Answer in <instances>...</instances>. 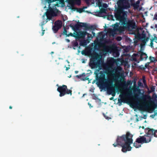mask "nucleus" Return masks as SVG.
Wrapping results in <instances>:
<instances>
[{"instance_id": "1", "label": "nucleus", "mask_w": 157, "mask_h": 157, "mask_svg": "<svg viewBox=\"0 0 157 157\" xmlns=\"http://www.w3.org/2000/svg\"><path fill=\"white\" fill-rule=\"evenodd\" d=\"M133 135L129 132H127L126 134L121 136H118L115 143L113 144L114 147L118 145L122 147L121 151L126 152L131 150L132 147L130 145L133 143Z\"/></svg>"}, {"instance_id": "2", "label": "nucleus", "mask_w": 157, "mask_h": 157, "mask_svg": "<svg viewBox=\"0 0 157 157\" xmlns=\"http://www.w3.org/2000/svg\"><path fill=\"white\" fill-rule=\"evenodd\" d=\"M103 63V61L101 59L96 60L95 58H93L90 60L89 64L91 69H93L98 68V69L95 70L94 72L96 77L99 75L100 71L102 69Z\"/></svg>"}, {"instance_id": "3", "label": "nucleus", "mask_w": 157, "mask_h": 157, "mask_svg": "<svg viewBox=\"0 0 157 157\" xmlns=\"http://www.w3.org/2000/svg\"><path fill=\"white\" fill-rule=\"evenodd\" d=\"M114 17L117 21H119L121 24L126 19L127 16L126 12L118 8L114 10Z\"/></svg>"}, {"instance_id": "4", "label": "nucleus", "mask_w": 157, "mask_h": 157, "mask_svg": "<svg viewBox=\"0 0 157 157\" xmlns=\"http://www.w3.org/2000/svg\"><path fill=\"white\" fill-rule=\"evenodd\" d=\"M109 82H104L102 87H99L102 90L106 88L107 93L109 95L111 94L113 96H114L116 94L115 86L113 84V81L110 80Z\"/></svg>"}, {"instance_id": "5", "label": "nucleus", "mask_w": 157, "mask_h": 157, "mask_svg": "<svg viewBox=\"0 0 157 157\" xmlns=\"http://www.w3.org/2000/svg\"><path fill=\"white\" fill-rule=\"evenodd\" d=\"M100 74L99 76L98 75L96 77V79L97 81V84L99 87H101L103 86L104 82H109L110 79H107L105 78V75L103 71H101L99 73Z\"/></svg>"}, {"instance_id": "6", "label": "nucleus", "mask_w": 157, "mask_h": 157, "mask_svg": "<svg viewBox=\"0 0 157 157\" xmlns=\"http://www.w3.org/2000/svg\"><path fill=\"white\" fill-rule=\"evenodd\" d=\"M57 91L59 93V96L60 97H62L66 94H70L72 95V90L68 89L66 85H63L62 86H59L58 87Z\"/></svg>"}, {"instance_id": "7", "label": "nucleus", "mask_w": 157, "mask_h": 157, "mask_svg": "<svg viewBox=\"0 0 157 157\" xmlns=\"http://www.w3.org/2000/svg\"><path fill=\"white\" fill-rule=\"evenodd\" d=\"M122 25H125V29L128 31H132L136 28V25L135 22L126 19L121 24Z\"/></svg>"}, {"instance_id": "8", "label": "nucleus", "mask_w": 157, "mask_h": 157, "mask_svg": "<svg viewBox=\"0 0 157 157\" xmlns=\"http://www.w3.org/2000/svg\"><path fill=\"white\" fill-rule=\"evenodd\" d=\"M60 13L61 12L56 7L53 8L50 7L49 8L48 13L46 14L47 18L50 20L52 19V16H56Z\"/></svg>"}, {"instance_id": "9", "label": "nucleus", "mask_w": 157, "mask_h": 157, "mask_svg": "<svg viewBox=\"0 0 157 157\" xmlns=\"http://www.w3.org/2000/svg\"><path fill=\"white\" fill-rule=\"evenodd\" d=\"M118 7L124 10L125 9H127L130 7V5L128 0H120L117 2Z\"/></svg>"}, {"instance_id": "10", "label": "nucleus", "mask_w": 157, "mask_h": 157, "mask_svg": "<svg viewBox=\"0 0 157 157\" xmlns=\"http://www.w3.org/2000/svg\"><path fill=\"white\" fill-rule=\"evenodd\" d=\"M151 141V138L149 136H140L137 138L136 142L138 144H143L149 143Z\"/></svg>"}, {"instance_id": "11", "label": "nucleus", "mask_w": 157, "mask_h": 157, "mask_svg": "<svg viewBox=\"0 0 157 157\" xmlns=\"http://www.w3.org/2000/svg\"><path fill=\"white\" fill-rule=\"evenodd\" d=\"M146 133L151 137V136H154L155 137H157L156 134V132H157V130H155L153 129L150 128H147L145 129Z\"/></svg>"}, {"instance_id": "12", "label": "nucleus", "mask_w": 157, "mask_h": 157, "mask_svg": "<svg viewBox=\"0 0 157 157\" xmlns=\"http://www.w3.org/2000/svg\"><path fill=\"white\" fill-rule=\"evenodd\" d=\"M74 33L76 35V39H78L84 38L86 35L88 36V37H89V35H90L89 33H87L86 31H80L79 33Z\"/></svg>"}, {"instance_id": "13", "label": "nucleus", "mask_w": 157, "mask_h": 157, "mask_svg": "<svg viewBox=\"0 0 157 157\" xmlns=\"http://www.w3.org/2000/svg\"><path fill=\"white\" fill-rule=\"evenodd\" d=\"M103 66L104 67V71H103L105 75L106 74L108 76L110 75L112 71L110 70L109 67L104 63L103 64Z\"/></svg>"}, {"instance_id": "14", "label": "nucleus", "mask_w": 157, "mask_h": 157, "mask_svg": "<svg viewBox=\"0 0 157 157\" xmlns=\"http://www.w3.org/2000/svg\"><path fill=\"white\" fill-rule=\"evenodd\" d=\"M70 26L72 28L74 31L75 32L76 31L78 30L79 28H82V22H78L74 25L71 24L70 25Z\"/></svg>"}, {"instance_id": "15", "label": "nucleus", "mask_w": 157, "mask_h": 157, "mask_svg": "<svg viewBox=\"0 0 157 157\" xmlns=\"http://www.w3.org/2000/svg\"><path fill=\"white\" fill-rule=\"evenodd\" d=\"M149 107V105L147 103L144 102L142 105L140 106L139 109L143 111H146L148 110Z\"/></svg>"}, {"instance_id": "16", "label": "nucleus", "mask_w": 157, "mask_h": 157, "mask_svg": "<svg viewBox=\"0 0 157 157\" xmlns=\"http://www.w3.org/2000/svg\"><path fill=\"white\" fill-rule=\"evenodd\" d=\"M139 38L141 40L142 42L144 44H145L146 42L150 38V37L149 36V37H146L145 35L144 34H143L142 36H139Z\"/></svg>"}, {"instance_id": "17", "label": "nucleus", "mask_w": 157, "mask_h": 157, "mask_svg": "<svg viewBox=\"0 0 157 157\" xmlns=\"http://www.w3.org/2000/svg\"><path fill=\"white\" fill-rule=\"evenodd\" d=\"M68 3L70 5H74L75 4L80 5V0H68Z\"/></svg>"}, {"instance_id": "18", "label": "nucleus", "mask_w": 157, "mask_h": 157, "mask_svg": "<svg viewBox=\"0 0 157 157\" xmlns=\"http://www.w3.org/2000/svg\"><path fill=\"white\" fill-rule=\"evenodd\" d=\"M147 57L148 56L145 53L143 52H141L140 59L141 60H146Z\"/></svg>"}, {"instance_id": "19", "label": "nucleus", "mask_w": 157, "mask_h": 157, "mask_svg": "<svg viewBox=\"0 0 157 157\" xmlns=\"http://www.w3.org/2000/svg\"><path fill=\"white\" fill-rule=\"evenodd\" d=\"M62 21L60 20H58L56 21L54 25L58 26L59 28H61L62 26Z\"/></svg>"}, {"instance_id": "20", "label": "nucleus", "mask_w": 157, "mask_h": 157, "mask_svg": "<svg viewBox=\"0 0 157 157\" xmlns=\"http://www.w3.org/2000/svg\"><path fill=\"white\" fill-rule=\"evenodd\" d=\"M85 28V30H87L89 29V26L85 23H82V27Z\"/></svg>"}, {"instance_id": "21", "label": "nucleus", "mask_w": 157, "mask_h": 157, "mask_svg": "<svg viewBox=\"0 0 157 157\" xmlns=\"http://www.w3.org/2000/svg\"><path fill=\"white\" fill-rule=\"evenodd\" d=\"M129 95H130L128 94H120L119 95V97L121 99H124L125 98V97L129 96Z\"/></svg>"}, {"instance_id": "22", "label": "nucleus", "mask_w": 157, "mask_h": 157, "mask_svg": "<svg viewBox=\"0 0 157 157\" xmlns=\"http://www.w3.org/2000/svg\"><path fill=\"white\" fill-rule=\"evenodd\" d=\"M60 29V28H59L58 26H57L55 25H53L52 27V29L54 31L55 33H57L59 29Z\"/></svg>"}, {"instance_id": "23", "label": "nucleus", "mask_w": 157, "mask_h": 157, "mask_svg": "<svg viewBox=\"0 0 157 157\" xmlns=\"http://www.w3.org/2000/svg\"><path fill=\"white\" fill-rule=\"evenodd\" d=\"M64 0H47V1L49 4L55 2L56 1H59V2L62 3L63 2Z\"/></svg>"}, {"instance_id": "24", "label": "nucleus", "mask_w": 157, "mask_h": 157, "mask_svg": "<svg viewBox=\"0 0 157 157\" xmlns=\"http://www.w3.org/2000/svg\"><path fill=\"white\" fill-rule=\"evenodd\" d=\"M107 19L109 20L114 21L115 19H114L113 16L112 14H109L107 16Z\"/></svg>"}, {"instance_id": "25", "label": "nucleus", "mask_w": 157, "mask_h": 157, "mask_svg": "<svg viewBox=\"0 0 157 157\" xmlns=\"http://www.w3.org/2000/svg\"><path fill=\"white\" fill-rule=\"evenodd\" d=\"M124 26H125L123 25V26H120L119 27V28H118L117 30L120 32H122L124 31V29H126Z\"/></svg>"}, {"instance_id": "26", "label": "nucleus", "mask_w": 157, "mask_h": 157, "mask_svg": "<svg viewBox=\"0 0 157 157\" xmlns=\"http://www.w3.org/2000/svg\"><path fill=\"white\" fill-rule=\"evenodd\" d=\"M133 146L136 148H139L141 147V145L138 144V143L136 141L133 143Z\"/></svg>"}, {"instance_id": "27", "label": "nucleus", "mask_w": 157, "mask_h": 157, "mask_svg": "<svg viewBox=\"0 0 157 157\" xmlns=\"http://www.w3.org/2000/svg\"><path fill=\"white\" fill-rule=\"evenodd\" d=\"M149 59L150 60L151 62H154V61H157V59H156L154 57L152 56H150Z\"/></svg>"}, {"instance_id": "28", "label": "nucleus", "mask_w": 157, "mask_h": 157, "mask_svg": "<svg viewBox=\"0 0 157 157\" xmlns=\"http://www.w3.org/2000/svg\"><path fill=\"white\" fill-rule=\"evenodd\" d=\"M84 11V10H83V9H82V8H77V12H79V13H81L82 12Z\"/></svg>"}, {"instance_id": "29", "label": "nucleus", "mask_w": 157, "mask_h": 157, "mask_svg": "<svg viewBox=\"0 0 157 157\" xmlns=\"http://www.w3.org/2000/svg\"><path fill=\"white\" fill-rule=\"evenodd\" d=\"M74 5H71V9L73 11H75V10L77 11V8L75 7Z\"/></svg>"}, {"instance_id": "30", "label": "nucleus", "mask_w": 157, "mask_h": 157, "mask_svg": "<svg viewBox=\"0 0 157 157\" xmlns=\"http://www.w3.org/2000/svg\"><path fill=\"white\" fill-rule=\"evenodd\" d=\"M73 36L74 37H75V38H76V35H75V34H73L72 33H70L69 34H67V36Z\"/></svg>"}, {"instance_id": "31", "label": "nucleus", "mask_w": 157, "mask_h": 157, "mask_svg": "<svg viewBox=\"0 0 157 157\" xmlns=\"http://www.w3.org/2000/svg\"><path fill=\"white\" fill-rule=\"evenodd\" d=\"M155 103L154 105V106L155 108H156L157 107V100L156 99V98H157V95L155 94Z\"/></svg>"}, {"instance_id": "32", "label": "nucleus", "mask_w": 157, "mask_h": 157, "mask_svg": "<svg viewBox=\"0 0 157 157\" xmlns=\"http://www.w3.org/2000/svg\"><path fill=\"white\" fill-rule=\"evenodd\" d=\"M105 12H106V10H105V9L104 8H101L100 10V11L99 12V13H105Z\"/></svg>"}, {"instance_id": "33", "label": "nucleus", "mask_w": 157, "mask_h": 157, "mask_svg": "<svg viewBox=\"0 0 157 157\" xmlns=\"http://www.w3.org/2000/svg\"><path fill=\"white\" fill-rule=\"evenodd\" d=\"M95 27L94 25H92L89 26V29L94 30L95 29Z\"/></svg>"}, {"instance_id": "34", "label": "nucleus", "mask_w": 157, "mask_h": 157, "mask_svg": "<svg viewBox=\"0 0 157 157\" xmlns=\"http://www.w3.org/2000/svg\"><path fill=\"white\" fill-rule=\"evenodd\" d=\"M82 80V81H86V80H89V78H88L87 77H84L83 78H82L81 79Z\"/></svg>"}, {"instance_id": "35", "label": "nucleus", "mask_w": 157, "mask_h": 157, "mask_svg": "<svg viewBox=\"0 0 157 157\" xmlns=\"http://www.w3.org/2000/svg\"><path fill=\"white\" fill-rule=\"evenodd\" d=\"M151 43H150V46H151V47H152L153 43V42L154 41L155 39L154 38H151Z\"/></svg>"}, {"instance_id": "36", "label": "nucleus", "mask_w": 157, "mask_h": 157, "mask_svg": "<svg viewBox=\"0 0 157 157\" xmlns=\"http://www.w3.org/2000/svg\"><path fill=\"white\" fill-rule=\"evenodd\" d=\"M73 45L74 47H78V42L77 41L73 43Z\"/></svg>"}, {"instance_id": "37", "label": "nucleus", "mask_w": 157, "mask_h": 157, "mask_svg": "<svg viewBox=\"0 0 157 157\" xmlns=\"http://www.w3.org/2000/svg\"><path fill=\"white\" fill-rule=\"evenodd\" d=\"M114 26L115 28H116L118 29V28H119V27L120 26H119V23H116L114 25Z\"/></svg>"}, {"instance_id": "38", "label": "nucleus", "mask_w": 157, "mask_h": 157, "mask_svg": "<svg viewBox=\"0 0 157 157\" xmlns=\"http://www.w3.org/2000/svg\"><path fill=\"white\" fill-rule=\"evenodd\" d=\"M132 6L134 7V8H137L138 7L139 5L135 3L134 4L132 5Z\"/></svg>"}, {"instance_id": "39", "label": "nucleus", "mask_w": 157, "mask_h": 157, "mask_svg": "<svg viewBox=\"0 0 157 157\" xmlns=\"http://www.w3.org/2000/svg\"><path fill=\"white\" fill-rule=\"evenodd\" d=\"M67 30L65 28L64 30V31L63 32V34L66 35L67 36Z\"/></svg>"}, {"instance_id": "40", "label": "nucleus", "mask_w": 157, "mask_h": 157, "mask_svg": "<svg viewBox=\"0 0 157 157\" xmlns=\"http://www.w3.org/2000/svg\"><path fill=\"white\" fill-rule=\"evenodd\" d=\"M93 36H92V35L90 34V35H89V37H88V36H87V38L88 40H90L91 39H92L93 38Z\"/></svg>"}, {"instance_id": "41", "label": "nucleus", "mask_w": 157, "mask_h": 157, "mask_svg": "<svg viewBox=\"0 0 157 157\" xmlns=\"http://www.w3.org/2000/svg\"><path fill=\"white\" fill-rule=\"evenodd\" d=\"M130 2L131 5L132 6L135 3V1L134 0H130Z\"/></svg>"}, {"instance_id": "42", "label": "nucleus", "mask_w": 157, "mask_h": 157, "mask_svg": "<svg viewBox=\"0 0 157 157\" xmlns=\"http://www.w3.org/2000/svg\"><path fill=\"white\" fill-rule=\"evenodd\" d=\"M76 77H77L78 78H80L81 79L82 77V76L81 75H77Z\"/></svg>"}, {"instance_id": "43", "label": "nucleus", "mask_w": 157, "mask_h": 157, "mask_svg": "<svg viewBox=\"0 0 157 157\" xmlns=\"http://www.w3.org/2000/svg\"><path fill=\"white\" fill-rule=\"evenodd\" d=\"M155 88L153 87H152L151 89V91L153 92L154 91Z\"/></svg>"}, {"instance_id": "44", "label": "nucleus", "mask_w": 157, "mask_h": 157, "mask_svg": "<svg viewBox=\"0 0 157 157\" xmlns=\"http://www.w3.org/2000/svg\"><path fill=\"white\" fill-rule=\"evenodd\" d=\"M82 77H85L86 76V74L85 73H83L81 75Z\"/></svg>"}, {"instance_id": "45", "label": "nucleus", "mask_w": 157, "mask_h": 157, "mask_svg": "<svg viewBox=\"0 0 157 157\" xmlns=\"http://www.w3.org/2000/svg\"><path fill=\"white\" fill-rule=\"evenodd\" d=\"M42 33L41 35L43 36L45 30H43V29H42Z\"/></svg>"}, {"instance_id": "46", "label": "nucleus", "mask_w": 157, "mask_h": 157, "mask_svg": "<svg viewBox=\"0 0 157 157\" xmlns=\"http://www.w3.org/2000/svg\"><path fill=\"white\" fill-rule=\"evenodd\" d=\"M117 39L118 40H120L121 39V37L119 36L117 38Z\"/></svg>"}, {"instance_id": "47", "label": "nucleus", "mask_w": 157, "mask_h": 157, "mask_svg": "<svg viewBox=\"0 0 157 157\" xmlns=\"http://www.w3.org/2000/svg\"><path fill=\"white\" fill-rule=\"evenodd\" d=\"M154 18H155V19L157 20V13H156L155 15Z\"/></svg>"}, {"instance_id": "48", "label": "nucleus", "mask_w": 157, "mask_h": 157, "mask_svg": "<svg viewBox=\"0 0 157 157\" xmlns=\"http://www.w3.org/2000/svg\"><path fill=\"white\" fill-rule=\"evenodd\" d=\"M92 34L93 35V36H94L95 35V33L93 32H92Z\"/></svg>"}, {"instance_id": "49", "label": "nucleus", "mask_w": 157, "mask_h": 157, "mask_svg": "<svg viewBox=\"0 0 157 157\" xmlns=\"http://www.w3.org/2000/svg\"><path fill=\"white\" fill-rule=\"evenodd\" d=\"M88 105L89 106V107H90V108L92 107V106L91 105V104L90 103H88Z\"/></svg>"}, {"instance_id": "50", "label": "nucleus", "mask_w": 157, "mask_h": 157, "mask_svg": "<svg viewBox=\"0 0 157 157\" xmlns=\"http://www.w3.org/2000/svg\"><path fill=\"white\" fill-rule=\"evenodd\" d=\"M44 21H43V23H42V25H41V26H42V29H43V25L44 24Z\"/></svg>"}, {"instance_id": "51", "label": "nucleus", "mask_w": 157, "mask_h": 157, "mask_svg": "<svg viewBox=\"0 0 157 157\" xmlns=\"http://www.w3.org/2000/svg\"><path fill=\"white\" fill-rule=\"evenodd\" d=\"M66 40L68 42H70V40L69 39H66Z\"/></svg>"}, {"instance_id": "52", "label": "nucleus", "mask_w": 157, "mask_h": 157, "mask_svg": "<svg viewBox=\"0 0 157 157\" xmlns=\"http://www.w3.org/2000/svg\"><path fill=\"white\" fill-rule=\"evenodd\" d=\"M87 8V6H83V8L82 9H83V10H84V9H86Z\"/></svg>"}, {"instance_id": "53", "label": "nucleus", "mask_w": 157, "mask_h": 157, "mask_svg": "<svg viewBox=\"0 0 157 157\" xmlns=\"http://www.w3.org/2000/svg\"><path fill=\"white\" fill-rule=\"evenodd\" d=\"M140 3V1H137L136 2V3L138 5Z\"/></svg>"}, {"instance_id": "54", "label": "nucleus", "mask_w": 157, "mask_h": 157, "mask_svg": "<svg viewBox=\"0 0 157 157\" xmlns=\"http://www.w3.org/2000/svg\"><path fill=\"white\" fill-rule=\"evenodd\" d=\"M69 69H70V68H69V67H66V71H67V70H68Z\"/></svg>"}, {"instance_id": "55", "label": "nucleus", "mask_w": 157, "mask_h": 157, "mask_svg": "<svg viewBox=\"0 0 157 157\" xmlns=\"http://www.w3.org/2000/svg\"><path fill=\"white\" fill-rule=\"evenodd\" d=\"M113 97H112L109 98V99H110V100H112L113 99Z\"/></svg>"}, {"instance_id": "56", "label": "nucleus", "mask_w": 157, "mask_h": 157, "mask_svg": "<svg viewBox=\"0 0 157 157\" xmlns=\"http://www.w3.org/2000/svg\"><path fill=\"white\" fill-rule=\"evenodd\" d=\"M85 52L83 51H82V54L83 55H84L85 54Z\"/></svg>"}, {"instance_id": "57", "label": "nucleus", "mask_w": 157, "mask_h": 157, "mask_svg": "<svg viewBox=\"0 0 157 157\" xmlns=\"http://www.w3.org/2000/svg\"><path fill=\"white\" fill-rule=\"evenodd\" d=\"M48 20H49V19H48V18H47V19H46V23H47V22H48Z\"/></svg>"}, {"instance_id": "58", "label": "nucleus", "mask_w": 157, "mask_h": 157, "mask_svg": "<svg viewBox=\"0 0 157 157\" xmlns=\"http://www.w3.org/2000/svg\"><path fill=\"white\" fill-rule=\"evenodd\" d=\"M75 72L76 74H77L78 73V71H75Z\"/></svg>"}, {"instance_id": "59", "label": "nucleus", "mask_w": 157, "mask_h": 157, "mask_svg": "<svg viewBox=\"0 0 157 157\" xmlns=\"http://www.w3.org/2000/svg\"><path fill=\"white\" fill-rule=\"evenodd\" d=\"M12 107L11 106H9V108H10V109H12Z\"/></svg>"}, {"instance_id": "60", "label": "nucleus", "mask_w": 157, "mask_h": 157, "mask_svg": "<svg viewBox=\"0 0 157 157\" xmlns=\"http://www.w3.org/2000/svg\"><path fill=\"white\" fill-rule=\"evenodd\" d=\"M55 6H59V5L58 4H56V5H55Z\"/></svg>"}, {"instance_id": "61", "label": "nucleus", "mask_w": 157, "mask_h": 157, "mask_svg": "<svg viewBox=\"0 0 157 157\" xmlns=\"http://www.w3.org/2000/svg\"><path fill=\"white\" fill-rule=\"evenodd\" d=\"M155 28H157V24H155Z\"/></svg>"}, {"instance_id": "62", "label": "nucleus", "mask_w": 157, "mask_h": 157, "mask_svg": "<svg viewBox=\"0 0 157 157\" xmlns=\"http://www.w3.org/2000/svg\"><path fill=\"white\" fill-rule=\"evenodd\" d=\"M143 45L142 44H141V47H143Z\"/></svg>"}, {"instance_id": "63", "label": "nucleus", "mask_w": 157, "mask_h": 157, "mask_svg": "<svg viewBox=\"0 0 157 157\" xmlns=\"http://www.w3.org/2000/svg\"><path fill=\"white\" fill-rule=\"evenodd\" d=\"M155 55H156L157 54V51H156L155 52Z\"/></svg>"}, {"instance_id": "64", "label": "nucleus", "mask_w": 157, "mask_h": 157, "mask_svg": "<svg viewBox=\"0 0 157 157\" xmlns=\"http://www.w3.org/2000/svg\"><path fill=\"white\" fill-rule=\"evenodd\" d=\"M137 96H134V97L135 98H136Z\"/></svg>"}]
</instances>
